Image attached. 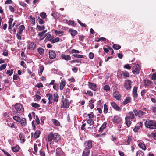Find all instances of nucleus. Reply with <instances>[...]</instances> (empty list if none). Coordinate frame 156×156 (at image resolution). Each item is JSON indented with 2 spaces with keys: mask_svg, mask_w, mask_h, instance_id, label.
<instances>
[{
  "mask_svg": "<svg viewBox=\"0 0 156 156\" xmlns=\"http://www.w3.org/2000/svg\"><path fill=\"white\" fill-rule=\"evenodd\" d=\"M40 72L39 73V74L40 76H41L42 75V73L44 69V67L43 66H40Z\"/></svg>",
  "mask_w": 156,
  "mask_h": 156,
  "instance_id": "nucleus-49",
  "label": "nucleus"
},
{
  "mask_svg": "<svg viewBox=\"0 0 156 156\" xmlns=\"http://www.w3.org/2000/svg\"><path fill=\"white\" fill-rule=\"evenodd\" d=\"M104 89L106 92L110 91V88L109 85H106L104 86Z\"/></svg>",
  "mask_w": 156,
  "mask_h": 156,
  "instance_id": "nucleus-38",
  "label": "nucleus"
},
{
  "mask_svg": "<svg viewBox=\"0 0 156 156\" xmlns=\"http://www.w3.org/2000/svg\"><path fill=\"white\" fill-rule=\"evenodd\" d=\"M111 106L115 110L118 111H121L122 108L119 107L114 102L111 104Z\"/></svg>",
  "mask_w": 156,
  "mask_h": 156,
  "instance_id": "nucleus-10",
  "label": "nucleus"
},
{
  "mask_svg": "<svg viewBox=\"0 0 156 156\" xmlns=\"http://www.w3.org/2000/svg\"><path fill=\"white\" fill-rule=\"evenodd\" d=\"M138 87L136 86H134L132 91V95L133 97L137 98H138L137 90Z\"/></svg>",
  "mask_w": 156,
  "mask_h": 156,
  "instance_id": "nucleus-8",
  "label": "nucleus"
},
{
  "mask_svg": "<svg viewBox=\"0 0 156 156\" xmlns=\"http://www.w3.org/2000/svg\"><path fill=\"white\" fill-rule=\"evenodd\" d=\"M18 115H12L13 119L16 121L19 122L21 118L19 117L18 116Z\"/></svg>",
  "mask_w": 156,
  "mask_h": 156,
  "instance_id": "nucleus-32",
  "label": "nucleus"
},
{
  "mask_svg": "<svg viewBox=\"0 0 156 156\" xmlns=\"http://www.w3.org/2000/svg\"><path fill=\"white\" fill-rule=\"evenodd\" d=\"M66 82V81L63 79L61 80V82L60 83V90H62L65 86Z\"/></svg>",
  "mask_w": 156,
  "mask_h": 156,
  "instance_id": "nucleus-20",
  "label": "nucleus"
},
{
  "mask_svg": "<svg viewBox=\"0 0 156 156\" xmlns=\"http://www.w3.org/2000/svg\"><path fill=\"white\" fill-rule=\"evenodd\" d=\"M69 32L70 33L71 35L73 37L75 36L78 33L77 31L72 29H69Z\"/></svg>",
  "mask_w": 156,
  "mask_h": 156,
  "instance_id": "nucleus-22",
  "label": "nucleus"
},
{
  "mask_svg": "<svg viewBox=\"0 0 156 156\" xmlns=\"http://www.w3.org/2000/svg\"><path fill=\"white\" fill-rule=\"evenodd\" d=\"M22 34L20 33L19 32H18L16 34V37L19 40H21V35Z\"/></svg>",
  "mask_w": 156,
  "mask_h": 156,
  "instance_id": "nucleus-54",
  "label": "nucleus"
},
{
  "mask_svg": "<svg viewBox=\"0 0 156 156\" xmlns=\"http://www.w3.org/2000/svg\"><path fill=\"white\" fill-rule=\"evenodd\" d=\"M19 30L18 32L22 34L23 31L25 29V27L23 25H21L19 27Z\"/></svg>",
  "mask_w": 156,
  "mask_h": 156,
  "instance_id": "nucleus-40",
  "label": "nucleus"
},
{
  "mask_svg": "<svg viewBox=\"0 0 156 156\" xmlns=\"http://www.w3.org/2000/svg\"><path fill=\"white\" fill-rule=\"evenodd\" d=\"M15 111H13V115H18L20 113L23 112L24 109L23 105L20 103H16L14 105Z\"/></svg>",
  "mask_w": 156,
  "mask_h": 156,
  "instance_id": "nucleus-2",
  "label": "nucleus"
},
{
  "mask_svg": "<svg viewBox=\"0 0 156 156\" xmlns=\"http://www.w3.org/2000/svg\"><path fill=\"white\" fill-rule=\"evenodd\" d=\"M40 154L41 156H45V154L44 151L42 150H41L39 151Z\"/></svg>",
  "mask_w": 156,
  "mask_h": 156,
  "instance_id": "nucleus-64",
  "label": "nucleus"
},
{
  "mask_svg": "<svg viewBox=\"0 0 156 156\" xmlns=\"http://www.w3.org/2000/svg\"><path fill=\"white\" fill-rule=\"evenodd\" d=\"M56 156H66L65 154L60 147L56 149Z\"/></svg>",
  "mask_w": 156,
  "mask_h": 156,
  "instance_id": "nucleus-7",
  "label": "nucleus"
},
{
  "mask_svg": "<svg viewBox=\"0 0 156 156\" xmlns=\"http://www.w3.org/2000/svg\"><path fill=\"white\" fill-rule=\"evenodd\" d=\"M59 96L58 94L56 93L54 94L53 100L54 102H57L58 101Z\"/></svg>",
  "mask_w": 156,
  "mask_h": 156,
  "instance_id": "nucleus-35",
  "label": "nucleus"
},
{
  "mask_svg": "<svg viewBox=\"0 0 156 156\" xmlns=\"http://www.w3.org/2000/svg\"><path fill=\"white\" fill-rule=\"evenodd\" d=\"M88 85L89 88L94 91H96L98 89L97 86L96 84L94 83L88 82Z\"/></svg>",
  "mask_w": 156,
  "mask_h": 156,
  "instance_id": "nucleus-6",
  "label": "nucleus"
},
{
  "mask_svg": "<svg viewBox=\"0 0 156 156\" xmlns=\"http://www.w3.org/2000/svg\"><path fill=\"white\" fill-rule=\"evenodd\" d=\"M132 140V138L131 136H129L127 140L126 141V143L125 144L126 145H129L130 144V143Z\"/></svg>",
  "mask_w": 156,
  "mask_h": 156,
  "instance_id": "nucleus-36",
  "label": "nucleus"
},
{
  "mask_svg": "<svg viewBox=\"0 0 156 156\" xmlns=\"http://www.w3.org/2000/svg\"><path fill=\"white\" fill-rule=\"evenodd\" d=\"M36 46V44L35 43L32 41L31 43L29 45L28 47V48L30 50H34Z\"/></svg>",
  "mask_w": 156,
  "mask_h": 156,
  "instance_id": "nucleus-24",
  "label": "nucleus"
},
{
  "mask_svg": "<svg viewBox=\"0 0 156 156\" xmlns=\"http://www.w3.org/2000/svg\"><path fill=\"white\" fill-rule=\"evenodd\" d=\"M46 96L48 97L49 104H52V103L53 99L52 94L51 93H48L46 94Z\"/></svg>",
  "mask_w": 156,
  "mask_h": 156,
  "instance_id": "nucleus-19",
  "label": "nucleus"
},
{
  "mask_svg": "<svg viewBox=\"0 0 156 156\" xmlns=\"http://www.w3.org/2000/svg\"><path fill=\"white\" fill-rule=\"evenodd\" d=\"M19 138L20 139V142L21 143H23L26 141L25 135L23 133L21 132L19 135Z\"/></svg>",
  "mask_w": 156,
  "mask_h": 156,
  "instance_id": "nucleus-12",
  "label": "nucleus"
},
{
  "mask_svg": "<svg viewBox=\"0 0 156 156\" xmlns=\"http://www.w3.org/2000/svg\"><path fill=\"white\" fill-rule=\"evenodd\" d=\"M38 35L40 37V39L41 40H43L45 37L44 34H43L42 32H39Z\"/></svg>",
  "mask_w": 156,
  "mask_h": 156,
  "instance_id": "nucleus-33",
  "label": "nucleus"
},
{
  "mask_svg": "<svg viewBox=\"0 0 156 156\" xmlns=\"http://www.w3.org/2000/svg\"><path fill=\"white\" fill-rule=\"evenodd\" d=\"M140 129V126H135L134 128L133 129V130L134 132H137L138 131V130Z\"/></svg>",
  "mask_w": 156,
  "mask_h": 156,
  "instance_id": "nucleus-62",
  "label": "nucleus"
},
{
  "mask_svg": "<svg viewBox=\"0 0 156 156\" xmlns=\"http://www.w3.org/2000/svg\"><path fill=\"white\" fill-rule=\"evenodd\" d=\"M113 48L116 50H118L121 48V46L117 44H114L113 45Z\"/></svg>",
  "mask_w": 156,
  "mask_h": 156,
  "instance_id": "nucleus-41",
  "label": "nucleus"
},
{
  "mask_svg": "<svg viewBox=\"0 0 156 156\" xmlns=\"http://www.w3.org/2000/svg\"><path fill=\"white\" fill-rule=\"evenodd\" d=\"M140 68L138 64H137L135 68L133 70V73L135 75L138 74L139 73L140 70Z\"/></svg>",
  "mask_w": 156,
  "mask_h": 156,
  "instance_id": "nucleus-13",
  "label": "nucleus"
},
{
  "mask_svg": "<svg viewBox=\"0 0 156 156\" xmlns=\"http://www.w3.org/2000/svg\"><path fill=\"white\" fill-rule=\"evenodd\" d=\"M20 147L18 145H16L15 147H12L13 151L15 152H18L20 150Z\"/></svg>",
  "mask_w": 156,
  "mask_h": 156,
  "instance_id": "nucleus-29",
  "label": "nucleus"
},
{
  "mask_svg": "<svg viewBox=\"0 0 156 156\" xmlns=\"http://www.w3.org/2000/svg\"><path fill=\"white\" fill-rule=\"evenodd\" d=\"M61 139V137L60 135L57 133H54L51 132L48 136L47 140L50 142V144H51V141L52 140L55 142H58Z\"/></svg>",
  "mask_w": 156,
  "mask_h": 156,
  "instance_id": "nucleus-1",
  "label": "nucleus"
},
{
  "mask_svg": "<svg viewBox=\"0 0 156 156\" xmlns=\"http://www.w3.org/2000/svg\"><path fill=\"white\" fill-rule=\"evenodd\" d=\"M128 114L129 115L126 116V117L127 119H129L131 120H133L135 119V115L133 112H129L128 113Z\"/></svg>",
  "mask_w": 156,
  "mask_h": 156,
  "instance_id": "nucleus-15",
  "label": "nucleus"
},
{
  "mask_svg": "<svg viewBox=\"0 0 156 156\" xmlns=\"http://www.w3.org/2000/svg\"><path fill=\"white\" fill-rule=\"evenodd\" d=\"M121 120V117H119L118 116L115 115L113 119H112L113 122L115 124L119 123Z\"/></svg>",
  "mask_w": 156,
  "mask_h": 156,
  "instance_id": "nucleus-11",
  "label": "nucleus"
},
{
  "mask_svg": "<svg viewBox=\"0 0 156 156\" xmlns=\"http://www.w3.org/2000/svg\"><path fill=\"white\" fill-rule=\"evenodd\" d=\"M9 9L10 10V11L12 12H15V9L14 7H13L12 6H9Z\"/></svg>",
  "mask_w": 156,
  "mask_h": 156,
  "instance_id": "nucleus-63",
  "label": "nucleus"
},
{
  "mask_svg": "<svg viewBox=\"0 0 156 156\" xmlns=\"http://www.w3.org/2000/svg\"><path fill=\"white\" fill-rule=\"evenodd\" d=\"M72 55L75 57L79 58H84V56L83 55H79L78 54H73Z\"/></svg>",
  "mask_w": 156,
  "mask_h": 156,
  "instance_id": "nucleus-53",
  "label": "nucleus"
},
{
  "mask_svg": "<svg viewBox=\"0 0 156 156\" xmlns=\"http://www.w3.org/2000/svg\"><path fill=\"white\" fill-rule=\"evenodd\" d=\"M53 88L54 90H58V86L57 84L55 83L53 86Z\"/></svg>",
  "mask_w": 156,
  "mask_h": 156,
  "instance_id": "nucleus-61",
  "label": "nucleus"
},
{
  "mask_svg": "<svg viewBox=\"0 0 156 156\" xmlns=\"http://www.w3.org/2000/svg\"><path fill=\"white\" fill-rule=\"evenodd\" d=\"M49 32L45 34V37H46V39L47 40L51 41L52 38H51V35L49 34Z\"/></svg>",
  "mask_w": 156,
  "mask_h": 156,
  "instance_id": "nucleus-39",
  "label": "nucleus"
},
{
  "mask_svg": "<svg viewBox=\"0 0 156 156\" xmlns=\"http://www.w3.org/2000/svg\"><path fill=\"white\" fill-rule=\"evenodd\" d=\"M144 85L146 88H148L152 83V82L149 80H144Z\"/></svg>",
  "mask_w": 156,
  "mask_h": 156,
  "instance_id": "nucleus-17",
  "label": "nucleus"
},
{
  "mask_svg": "<svg viewBox=\"0 0 156 156\" xmlns=\"http://www.w3.org/2000/svg\"><path fill=\"white\" fill-rule=\"evenodd\" d=\"M31 105L32 107L35 108H38L40 106V105L38 104L34 103H32Z\"/></svg>",
  "mask_w": 156,
  "mask_h": 156,
  "instance_id": "nucleus-48",
  "label": "nucleus"
},
{
  "mask_svg": "<svg viewBox=\"0 0 156 156\" xmlns=\"http://www.w3.org/2000/svg\"><path fill=\"white\" fill-rule=\"evenodd\" d=\"M49 58L51 59L55 58L56 56L55 51L53 50H51L49 51Z\"/></svg>",
  "mask_w": 156,
  "mask_h": 156,
  "instance_id": "nucleus-18",
  "label": "nucleus"
},
{
  "mask_svg": "<svg viewBox=\"0 0 156 156\" xmlns=\"http://www.w3.org/2000/svg\"><path fill=\"white\" fill-rule=\"evenodd\" d=\"M131 101V99L130 97H127L126 98V99L123 102V104L124 105H126L127 103H130Z\"/></svg>",
  "mask_w": 156,
  "mask_h": 156,
  "instance_id": "nucleus-23",
  "label": "nucleus"
},
{
  "mask_svg": "<svg viewBox=\"0 0 156 156\" xmlns=\"http://www.w3.org/2000/svg\"><path fill=\"white\" fill-rule=\"evenodd\" d=\"M61 56L62 59L66 61L69 60L71 59V57L69 55L62 54L61 55Z\"/></svg>",
  "mask_w": 156,
  "mask_h": 156,
  "instance_id": "nucleus-21",
  "label": "nucleus"
},
{
  "mask_svg": "<svg viewBox=\"0 0 156 156\" xmlns=\"http://www.w3.org/2000/svg\"><path fill=\"white\" fill-rule=\"evenodd\" d=\"M90 153V150L87 148H85L83 153V156H88Z\"/></svg>",
  "mask_w": 156,
  "mask_h": 156,
  "instance_id": "nucleus-25",
  "label": "nucleus"
},
{
  "mask_svg": "<svg viewBox=\"0 0 156 156\" xmlns=\"http://www.w3.org/2000/svg\"><path fill=\"white\" fill-rule=\"evenodd\" d=\"M93 113V112H91L90 113L88 114V119H92L93 118L94 115L92 114Z\"/></svg>",
  "mask_w": 156,
  "mask_h": 156,
  "instance_id": "nucleus-58",
  "label": "nucleus"
},
{
  "mask_svg": "<svg viewBox=\"0 0 156 156\" xmlns=\"http://www.w3.org/2000/svg\"><path fill=\"white\" fill-rule=\"evenodd\" d=\"M41 134V131L39 130H37L35 131L34 134V137L35 139H37L40 136Z\"/></svg>",
  "mask_w": 156,
  "mask_h": 156,
  "instance_id": "nucleus-26",
  "label": "nucleus"
},
{
  "mask_svg": "<svg viewBox=\"0 0 156 156\" xmlns=\"http://www.w3.org/2000/svg\"><path fill=\"white\" fill-rule=\"evenodd\" d=\"M87 122V123L90 125H94V122L92 119H88Z\"/></svg>",
  "mask_w": 156,
  "mask_h": 156,
  "instance_id": "nucleus-42",
  "label": "nucleus"
},
{
  "mask_svg": "<svg viewBox=\"0 0 156 156\" xmlns=\"http://www.w3.org/2000/svg\"><path fill=\"white\" fill-rule=\"evenodd\" d=\"M44 49L43 48L40 47L38 49V51L39 53L41 55H44Z\"/></svg>",
  "mask_w": 156,
  "mask_h": 156,
  "instance_id": "nucleus-34",
  "label": "nucleus"
},
{
  "mask_svg": "<svg viewBox=\"0 0 156 156\" xmlns=\"http://www.w3.org/2000/svg\"><path fill=\"white\" fill-rule=\"evenodd\" d=\"M124 68L125 69H126L128 70L130 69L131 68V66L129 64H126L124 65Z\"/></svg>",
  "mask_w": 156,
  "mask_h": 156,
  "instance_id": "nucleus-56",
  "label": "nucleus"
},
{
  "mask_svg": "<svg viewBox=\"0 0 156 156\" xmlns=\"http://www.w3.org/2000/svg\"><path fill=\"white\" fill-rule=\"evenodd\" d=\"M130 120L129 119H127L126 117L125 118L126 124L128 127L130 126L132 123V122L130 121Z\"/></svg>",
  "mask_w": 156,
  "mask_h": 156,
  "instance_id": "nucleus-27",
  "label": "nucleus"
},
{
  "mask_svg": "<svg viewBox=\"0 0 156 156\" xmlns=\"http://www.w3.org/2000/svg\"><path fill=\"white\" fill-rule=\"evenodd\" d=\"M52 121L54 124L55 125L58 126H60V123L58 120L54 119L52 120Z\"/></svg>",
  "mask_w": 156,
  "mask_h": 156,
  "instance_id": "nucleus-44",
  "label": "nucleus"
},
{
  "mask_svg": "<svg viewBox=\"0 0 156 156\" xmlns=\"http://www.w3.org/2000/svg\"><path fill=\"white\" fill-rule=\"evenodd\" d=\"M37 27L38 29L37 30L38 31L43 30L45 29V26L44 25L40 26L38 25H37Z\"/></svg>",
  "mask_w": 156,
  "mask_h": 156,
  "instance_id": "nucleus-37",
  "label": "nucleus"
},
{
  "mask_svg": "<svg viewBox=\"0 0 156 156\" xmlns=\"http://www.w3.org/2000/svg\"><path fill=\"white\" fill-rule=\"evenodd\" d=\"M122 75L124 77H129V72L126 71H123L122 72Z\"/></svg>",
  "mask_w": 156,
  "mask_h": 156,
  "instance_id": "nucleus-30",
  "label": "nucleus"
},
{
  "mask_svg": "<svg viewBox=\"0 0 156 156\" xmlns=\"http://www.w3.org/2000/svg\"><path fill=\"white\" fill-rule=\"evenodd\" d=\"M68 24L72 25L73 26H74L76 25L74 21L72 20H69L68 23Z\"/></svg>",
  "mask_w": 156,
  "mask_h": 156,
  "instance_id": "nucleus-55",
  "label": "nucleus"
},
{
  "mask_svg": "<svg viewBox=\"0 0 156 156\" xmlns=\"http://www.w3.org/2000/svg\"><path fill=\"white\" fill-rule=\"evenodd\" d=\"M19 122L20 123L21 126L22 127L26 126L27 125L26 119L24 118H22L20 119Z\"/></svg>",
  "mask_w": 156,
  "mask_h": 156,
  "instance_id": "nucleus-14",
  "label": "nucleus"
},
{
  "mask_svg": "<svg viewBox=\"0 0 156 156\" xmlns=\"http://www.w3.org/2000/svg\"><path fill=\"white\" fill-rule=\"evenodd\" d=\"M144 153L141 151H137L136 156H144Z\"/></svg>",
  "mask_w": 156,
  "mask_h": 156,
  "instance_id": "nucleus-43",
  "label": "nucleus"
},
{
  "mask_svg": "<svg viewBox=\"0 0 156 156\" xmlns=\"http://www.w3.org/2000/svg\"><path fill=\"white\" fill-rule=\"evenodd\" d=\"M61 103V108H68L69 107L70 104L69 100L67 98H64L63 96H62V97Z\"/></svg>",
  "mask_w": 156,
  "mask_h": 156,
  "instance_id": "nucleus-4",
  "label": "nucleus"
},
{
  "mask_svg": "<svg viewBox=\"0 0 156 156\" xmlns=\"http://www.w3.org/2000/svg\"><path fill=\"white\" fill-rule=\"evenodd\" d=\"M13 73V69H12L11 70H8L6 73V74L8 76H10L12 75Z\"/></svg>",
  "mask_w": 156,
  "mask_h": 156,
  "instance_id": "nucleus-47",
  "label": "nucleus"
},
{
  "mask_svg": "<svg viewBox=\"0 0 156 156\" xmlns=\"http://www.w3.org/2000/svg\"><path fill=\"white\" fill-rule=\"evenodd\" d=\"M139 117L141 118L143 115H144L146 113L143 112L142 111L139 110Z\"/></svg>",
  "mask_w": 156,
  "mask_h": 156,
  "instance_id": "nucleus-50",
  "label": "nucleus"
},
{
  "mask_svg": "<svg viewBox=\"0 0 156 156\" xmlns=\"http://www.w3.org/2000/svg\"><path fill=\"white\" fill-rule=\"evenodd\" d=\"M107 123L104 122L101 126L100 128L99 131L102 132L106 127Z\"/></svg>",
  "mask_w": 156,
  "mask_h": 156,
  "instance_id": "nucleus-28",
  "label": "nucleus"
},
{
  "mask_svg": "<svg viewBox=\"0 0 156 156\" xmlns=\"http://www.w3.org/2000/svg\"><path fill=\"white\" fill-rule=\"evenodd\" d=\"M108 111V106L106 104H105L104 105V111H103L104 112L105 114H106L107 113Z\"/></svg>",
  "mask_w": 156,
  "mask_h": 156,
  "instance_id": "nucleus-46",
  "label": "nucleus"
},
{
  "mask_svg": "<svg viewBox=\"0 0 156 156\" xmlns=\"http://www.w3.org/2000/svg\"><path fill=\"white\" fill-rule=\"evenodd\" d=\"M40 16L42 18L44 19L46 18L47 16L46 13L43 12L40 13Z\"/></svg>",
  "mask_w": 156,
  "mask_h": 156,
  "instance_id": "nucleus-45",
  "label": "nucleus"
},
{
  "mask_svg": "<svg viewBox=\"0 0 156 156\" xmlns=\"http://www.w3.org/2000/svg\"><path fill=\"white\" fill-rule=\"evenodd\" d=\"M131 83V81L129 80H126L125 81L124 86L126 90H128L130 89L132 87Z\"/></svg>",
  "mask_w": 156,
  "mask_h": 156,
  "instance_id": "nucleus-5",
  "label": "nucleus"
},
{
  "mask_svg": "<svg viewBox=\"0 0 156 156\" xmlns=\"http://www.w3.org/2000/svg\"><path fill=\"white\" fill-rule=\"evenodd\" d=\"M19 78V76L17 74L14 75L13 76V80H17Z\"/></svg>",
  "mask_w": 156,
  "mask_h": 156,
  "instance_id": "nucleus-59",
  "label": "nucleus"
},
{
  "mask_svg": "<svg viewBox=\"0 0 156 156\" xmlns=\"http://www.w3.org/2000/svg\"><path fill=\"white\" fill-rule=\"evenodd\" d=\"M7 65L6 64L1 65L0 67V71L5 69L6 68Z\"/></svg>",
  "mask_w": 156,
  "mask_h": 156,
  "instance_id": "nucleus-52",
  "label": "nucleus"
},
{
  "mask_svg": "<svg viewBox=\"0 0 156 156\" xmlns=\"http://www.w3.org/2000/svg\"><path fill=\"white\" fill-rule=\"evenodd\" d=\"M38 19H39L38 23L42 25L44 23V22L43 20L40 18L39 17Z\"/></svg>",
  "mask_w": 156,
  "mask_h": 156,
  "instance_id": "nucleus-60",
  "label": "nucleus"
},
{
  "mask_svg": "<svg viewBox=\"0 0 156 156\" xmlns=\"http://www.w3.org/2000/svg\"><path fill=\"white\" fill-rule=\"evenodd\" d=\"M84 145L85 146V148H87L89 149L91 148L92 147V141L91 140H88L85 141Z\"/></svg>",
  "mask_w": 156,
  "mask_h": 156,
  "instance_id": "nucleus-9",
  "label": "nucleus"
},
{
  "mask_svg": "<svg viewBox=\"0 0 156 156\" xmlns=\"http://www.w3.org/2000/svg\"><path fill=\"white\" fill-rule=\"evenodd\" d=\"M145 127L151 129H156V121L154 120L147 119L144 123Z\"/></svg>",
  "mask_w": 156,
  "mask_h": 156,
  "instance_id": "nucleus-3",
  "label": "nucleus"
},
{
  "mask_svg": "<svg viewBox=\"0 0 156 156\" xmlns=\"http://www.w3.org/2000/svg\"><path fill=\"white\" fill-rule=\"evenodd\" d=\"M59 41V37H57L53 40H51V42L52 43H54L56 42H58Z\"/></svg>",
  "mask_w": 156,
  "mask_h": 156,
  "instance_id": "nucleus-51",
  "label": "nucleus"
},
{
  "mask_svg": "<svg viewBox=\"0 0 156 156\" xmlns=\"http://www.w3.org/2000/svg\"><path fill=\"white\" fill-rule=\"evenodd\" d=\"M133 112H134L136 116H138L139 117V111H138L136 109H134L133 110Z\"/></svg>",
  "mask_w": 156,
  "mask_h": 156,
  "instance_id": "nucleus-57",
  "label": "nucleus"
},
{
  "mask_svg": "<svg viewBox=\"0 0 156 156\" xmlns=\"http://www.w3.org/2000/svg\"><path fill=\"white\" fill-rule=\"evenodd\" d=\"M113 96L115 98L116 100H119L121 98V95L120 94L118 91H116L113 94Z\"/></svg>",
  "mask_w": 156,
  "mask_h": 156,
  "instance_id": "nucleus-16",
  "label": "nucleus"
},
{
  "mask_svg": "<svg viewBox=\"0 0 156 156\" xmlns=\"http://www.w3.org/2000/svg\"><path fill=\"white\" fill-rule=\"evenodd\" d=\"M138 146L139 147L141 148L144 150L146 149V147L145 144L141 142H140L138 144Z\"/></svg>",
  "mask_w": 156,
  "mask_h": 156,
  "instance_id": "nucleus-31",
  "label": "nucleus"
}]
</instances>
